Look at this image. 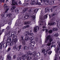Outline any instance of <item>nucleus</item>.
Instances as JSON below:
<instances>
[{"mask_svg":"<svg viewBox=\"0 0 60 60\" xmlns=\"http://www.w3.org/2000/svg\"><path fill=\"white\" fill-rule=\"evenodd\" d=\"M36 52L34 51L33 52H27V54L23 55L22 56V59L25 60V58H26V59L28 60H30L32 58V57L31 56H29V55L30 56L32 55L33 57H35L36 56Z\"/></svg>","mask_w":60,"mask_h":60,"instance_id":"f257e3e1","label":"nucleus"},{"mask_svg":"<svg viewBox=\"0 0 60 60\" xmlns=\"http://www.w3.org/2000/svg\"><path fill=\"white\" fill-rule=\"evenodd\" d=\"M16 32H12L11 33V37H13V39H12V41L13 42H14L15 43H16L17 42V41H18V39L17 38H15L14 36L16 35Z\"/></svg>","mask_w":60,"mask_h":60,"instance_id":"f03ea898","label":"nucleus"},{"mask_svg":"<svg viewBox=\"0 0 60 60\" xmlns=\"http://www.w3.org/2000/svg\"><path fill=\"white\" fill-rule=\"evenodd\" d=\"M51 37V36H50V35H48L47 37L46 40L45 41V42H47L48 41L49 39V43H48L47 45L48 46H50V44H51V42L52 41H53V40Z\"/></svg>","mask_w":60,"mask_h":60,"instance_id":"7ed1b4c3","label":"nucleus"},{"mask_svg":"<svg viewBox=\"0 0 60 60\" xmlns=\"http://www.w3.org/2000/svg\"><path fill=\"white\" fill-rule=\"evenodd\" d=\"M12 4L11 5L12 6L13 5V6L11 8V12H14V9L15 8H16V7L15 6V4H16V3H15V0H12Z\"/></svg>","mask_w":60,"mask_h":60,"instance_id":"20e7f679","label":"nucleus"},{"mask_svg":"<svg viewBox=\"0 0 60 60\" xmlns=\"http://www.w3.org/2000/svg\"><path fill=\"white\" fill-rule=\"evenodd\" d=\"M38 10L37 9H35L34 10H32L30 9L28 10L29 13L30 14H34V13H36L37 12Z\"/></svg>","mask_w":60,"mask_h":60,"instance_id":"39448f33","label":"nucleus"},{"mask_svg":"<svg viewBox=\"0 0 60 60\" xmlns=\"http://www.w3.org/2000/svg\"><path fill=\"white\" fill-rule=\"evenodd\" d=\"M24 36H28L29 35H30V36H33V35H34V34L31 33H30L29 32L26 31L24 33Z\"/></svg>","mask_w":60,"mask_h":60,"instance_id":"423d86ee","label":"nucleus"},{"mask_svg":"<svg viewBox=\"0 0 60 60\" xmlns=\"http://www.w3.org/2000/svg\"><path fill=\"white\" fill-rule=\"evenodd\" d=\"M43 1L44 2H45V3L46 5H48L49 4L51 5L52 4V3H53L51 1H50V2L49 1V0H47L45 1L46 0H43Z\"/></svg>","mask_w":60,"mask_h":60,"instance_id":"0eeeda50","label":"nucleus"},{"mask_svg":"<svg viewBox=\"0 0 60 60\" xmlns=\"http://www.w3.org/2000/svg\"><path fill=\"white\" fill-rule=\"evenodd\" d=\"M42 12H41V13H40V14H41V15H40L39 16V18L41 19V24H39V25H40V26H41V25H42V24H43V23H43L44 21V19H42V15H43V14H42Z\"/></svg>","mask_w":60,"mask_h":60,"instance_id":"6e6552de","label":"nucleus"},{"mask_svg":"<svg viewBox=\"0 0 60 60\" xmlns=\"http://www.w3.org/2000/svg\"><path fill=\"white\" fill-rule=\"evenodd\" d=\"M7 23V20L6 19H5L2 22L0 23V29L1 28V27H0V26H1L3 27V26H4V24H6Z\"/></svg>","mask_w":60,"mask_h":60,"instance_id":"1a4fd4ad","label":"nucleus"},{"mask_svg":"<svg viewBox=\"0 0 60 60\" xmlns=\"http://www.w3.org/2000/svg\"><path fill=\"white\" fill-rule=\"evenodd\" d=\"M4 9H6V10L5 11V12H7L9 9V7L6 5V4H4Z\"/></svg>","mask_w":60,"mask_h":60,"instance_id":"9d476101","label":"nucleus"},{"mask_svg":"<svg viewBox=\"0 0 60 60\" xmlns=\"http://www.w3.org/2000/svg\"><path fill=\"white\" fill-rule=\"evenodd\" d=\"M20 41H22V44L23 45H26V42L24 40H23V36H22L21 37V38L20 39Z\"/></svg>","mask_w":60,"mask_h":60,"instance_id":"9b49d317","label":"nucleus"},{"mask_svg":"<svg viewBox=\"0 0 60 60\" xmlns=\"http://www.w3.org/2000/svg\"><path fill=\"white\" fill-rule=\"evenodd\" d=\"M29 17V14L28 13H26L25 14V15L24 17V19H28Z\"/></svg>","mask_w":60,"mask_h":60,"instance_id":"f8f14e48","label":"nucleus"},{"mask_svg":"<svg viewBox=\"0 0 60 60\" xmlns=\"http://www.w3.org/2000/svg\"><path fill=\"white\" fill-rule=\"evenodd\" d=\"M38 30H39V27L38 26H37L34 27V32H36Z\"/></svg>","mask_w":60,"mask_h":60,"instance_id":"ddd939ff","label":"nucleus"},{"mask_svg":"<svg viewBox=\"0 0 60 60\" xmlns=\"http://www.w3.org/2000/svg\"><path fill=\"white\" fill-rule=\"evenodd\" d=\"M8 45V43L7 42L4 43L3 45V47L4 48H6L7 47V45Z\"/></svg>","mask_w":60,"mask_h":60,"instance_id":"4468645a","label":"nucleus"},{"mask_svg":"<svg viewBox=\"0 0 60 60\" xmlns=\"http://www.w3.org/2000/svg\"><path fill=\"white\" fill-rule=\"evenodd\" d=\"M60 46H59L58 45V46L56 48H55L54 49V50L56 51H56H59V50H60Z\"/></svg>","mask_w":60,"mask_h":60,"instance_id":"2eb2a0df","label":"nucleus"},{"mask_svg":"<svg viewBox=\"0 0 60 60\" xmlns=\"http://www.w3.org/2000/svg\"><path fill=\"white\" fill-rule=\"evenodd\" d=\"M7 42L8 43L11 42V38H10L8 37L7 38Z\"/></svg>","mask_w":60,"mask_h":60,"instance_id":"dca6fc26","label":"nucleus"},{"mask_svg":"<svg viewBox=\"0 0 60 60\" xmlns=\"http://www.w3.org/2000/svg\"><path fill=\"white\" fill-rule=\"evenodd\" d=\"M11 33V31H8L7 33L6 32H5V34H6V35H9Z\"/></svg>","mask_w":60,"mask_h":60,"instance_id":"f3484780","label":"nucleus"},{"mask_svg":"<svg viewBox=\"0 0 60 60\" xmlns=\"http://www.w3.org/2000/svg\"><path fill=\"white\" fill-rule=\"evenodd\" d=\"M49 25H52L53 26H54V25H56V23L54 22H53L51 23L50 24H48V26Z\"/></svg>","mask_w":60,"mask_h":60,"instance_id":"a211bd4d","label":"nucleus"},{"mask_svg":"<svg viewBox=\"0 0 60 60\" xmlns=\"http://www.w3.org/2000/svg\"><path fill=\"white\" fill-rule=\"evenodd\" d=\"M28 8H24L22 12H26V11L28 10Z\"/></svg>","mask_w":60,"mask_h":60,"instance_id":"6ab92c4d","label":"nucleus"},{"mask_svg":"<svg viewBox=\"0 0 60 60\" xmlns=\"http://www.w3.org/2000/svg\"><path fill=\"white\" fill-rule=\"evenodd\" d=\"M31 16V19H32V20H34L35 19V17L34 16V15H32Z\"/></svg>","mask_w":60,"mask_h":60,"instance_id":"aec40b11","label":"nucleus"},{"mask_svg":"<svg viewBox=\"0 0 60 60\" xmlns=\"http://www.w3.org/2000/svg\"><path fill=\"white\" fill-rule=\"evenodd\" d=\"M36 4V2L34 1H31V5H34Z\"/></svg>","mask_w":60,"mask_h":60,"instance_id":"412c9836","label":"nucleus"},{"mask_svg":"<svg viewBox=\"0 0 60 60\" xmlns=\"http://www.w3.org/2000/svg\"><path fill=\"white\" fill-rule=\"evenodd\" d=\"M29 27V25H27L26 26H24L23 28H22L23 29H25L26 28H28Z\"/></svg>","mask_w":60,"mask_h":60,"instance_id":"4be33fe9","label":"nucleus"},{"mask_svg":"<svg viewBox=\"0 0 60 60\" xmlns=\"http://www.w3.org/2000/svg\"><path fill=\"white\" fill-rule=\"evenodd\" d=\"M21 45H20L17 48V50H18V51L20 49H21Z\"/></svg>","mask_w":60,"mask_h":60,"instance_id":"5701e85b","label":"nucleus"},{"mask_svg":"<svg viewBox=\"0 0 60 60\" xmlns=\"http://www.w3.org/2000/svg\"><path fill=\"white\" fill-rule=\"evenodd\" d=\"M30 38L29 37L27 36L25 38V40H26V41H28V40H29Z\"/></svg>","mask_w":60,"mask_h":60,"instance_id":"b1692460","label":"nucleus"},{"mask_svg":"<svg viewBox=\"0 0 60 60\" xmlns=\"http://www.w3.org/2000/svg\"><path fill=\"white\" fill-rule=\"evenodd\" d=\"M1 16L3 17H4V18H6L7 17V14H4V15H3V14H2L1 15Z\"/></svg>","mask_w":60,"mask_h":60,"instance_id":"393cba45","label":"nucleus"},{"mask_svg":"<svg viewBox=\"0 0 60 60\" xmlns=\"http://www.w3.org/2000/svg\"><path fill=\"white\" fill-rule=\"evenodd\" d=\"M21 58H22L23 59V58L22 57H21L20 56H19L17 58V60H20L21 59Z\"/></svg>","mask_w":60,"mask_h":60,"instance_id":"a878e982","label":"nucleus"},{"mask_svg":"<svg viewBox=\"0 0 60 60\" xmlns=\"http://www.w3.org/2000/svg\"><path fill=\"white\" fill-rule=\"evenodd\" d=\"M7 59H9V60H11V56H7Z\"/></svg>","mask_w":60,"mask_h":60,"instance_id":"bb28decb","label":"nucleus"},{"mask_svg":"<svg viewBox=\"0 0 60 60\" xmlns=\"http://www.w3.org/2000/svg\"><path fill=\"white\" fill-rule=\"evenodd\" d=\"M49 10V8H46L45 10V11H46V12H47V11H48Z\"/></svg>","mask_w":60,"mask_h":60,"instance_id":"cd10ccee","label":"nucleus"},{"mask_svg":"<svg viewBox=\"0 0 60 60\" xmlns=\"http://www.w3.org/2000/svg\"><path fill=\"white\" fill-rule=\"evenodd\" d=\"M58 56V54H57L56 53L55 54V59H56H56H57V57Z\"/></svg>","mask_w":60,"mask_h":60,"instance_id":"c85d7f7f","label":"nucleus"},{"mask_svg":"<svg viewBox=\"0 0 60 60\" xmlns=\"http://www.w3.org/2000/svg\"><path fill=\"white\" fill-rule=\"evenodd\" d=\"M19 22H18L16 23H15V26H19V24H20V23Z\"/></svg>","mask_w":60,"mask_h":60,"instance_id":"c756f323","label":"nucleus"},{"mask_svg":"<svg viewBox=\"0 0 60 60\" xmlns=\"http://www.w3.org/2000/svg\"><path fill=\"white\" fill-rule=\"evenodd\" d=\"M3 43L2 42H1V43L0 44V49H2V45H3Z\"/></svg>","mask_w":60,"mask_h":60,"instance_id":"7c9ffc66","label":"nucleus"},{"mask_svg":"<svg viewBox=\"0 0 60 60\" xmlns=\"http://www.w3.org/2000/svg\"><path fill=\"white\" fill-rule=\"evenodd\" d=\"M29 47H30L29 48H30V49L32 48V44L31 43L30 44Z\"/></svg>","mask_w":60,"mask_h":60,"instance_id":"2f4dec72","label":"nucleus"},{"mask_svg":"<svg viewBox=\"0 0 60 60\" xmlns=\"http://www.w3.org/2000/svg\"><path fill=\"white\" fill-rule=\"evenodd\" d=\"M13 49H14V50H15V49H17V47H16V45H15L14 46Z\"/></svg>","mask_w":60,"mask_h":60,"instance_id":"473e14b6","label":"nucleus"},{"mask_svg":"<svg viewBox=\"0 0 60 60\" xmlns=\"http://www.w3.org/2000/svg\"><path fill=\"white\" fill-rule=\"evenodd\" d=\"M59 35L58 34V33H56L54 34V36H55L56 37H57Z\"/></svg>","mask_w":60,"mask_h":60,"instance_id":"72a5a7b5","label":"nucleus"},{"mask_svg":"<svg viewBox=\"0 0 60 60\" xmlns=\"http://www.w3.org/2000/svg\"><path fill=\"white\" fill-rule=\"evenodd\" d=\"M60 26V22L57 24V26L58 27Z\"/></svg>","mask_w":60,"mask_h":60,"instance_id":"f704fd0d","label":"nucleus"},{"mask_svg":"<svg viewBox=\"0 0 60 60\" xmlns=\"http://www.w3.org/2000/svg\"><path fill=\"white\" fill-rule=\"evenodd\" d=\"M10 27L9 26H8L6 28V29H7V30H9L10 29Z\"/></svg>","mask_w":60,"mask_h":60,"instance_id":"c9c22d12","label":"nucleus"},{"mask_svg":"<svg viewBox=\"0 0 60 60\" xmlns=\"http://www.w3.org/2000/svg\"><path fill=\"white\" fill-rule=\"evenodd\" d=\"M55 13H53L52 14L51 16L52 17H55Z\"/></svg>","mask_w":60,"mask_h":60,"instance_id":"e433bc0d","label":"nucleus"},{"mask_svg":"<svg viewBox=\"0 0 60 60\" xmlns=\"http://www.w3.org/2000/svg\"><path fill=\"white\" fill-rule=\"evenodd\" d=\"M52 29L53 30V31H57V30H58V29L57 28H53Z\"/></svg>","mask_w":60,"mask_h":60,"instance_id":"4c0bfd02","label":"nucleus"},{"mask_svg":"<svg viewBox=\"0 0 60 60\" xmlns=\"http://www.w3.org/2000/svg\"><path fill=\"white\" fill-rule=\"evenodd\" d=\"M45 51V49H43L42 50H41V52L42 53H44V52Z\"/></svg>","mask_w":60,"mask_h":60,"instance_id":"58836bf2","label":"nucleus"},{"mask_svg":"<svg viewBox=\"0 0 60 60\" xmlns=\"http://www.w3.org/2000/svg\"><path fill=\"white\" fill-rule=\"evenodd\" d=\"M34 39V37H31L30 38V39L31 41H32Z\"/></svg>","mask_w":60,"mask_h":60,"instance_id":"ea45409f","label":"nucleus"},{"mask_svg":"<svg viewBox=\"0 0 60 60\" xmlns=\"http://www.w3.org/2000/svg\"><path fill=\"white\" fill-rule=\"evenodd\" d=\"M27 47L26 46H24L23 47V49H27Z\"/></svg>","mask_w":60,"mask_h":60,"instance_id":"a19ab883","label":"nucleus"},{"mask_svg":"<svg viewBox=\"0 0 60 60\" xmlns=\"http://www.w3.org/2000/svg\"><path fill=\"white\" fill-rule=\"evenodd\" d=\"M9 45L10 46H12L13 45V43L12 42L9 43Z\"/></svg>","mask_w":60,"mask_h":60,"instance_id":"79ce46f5","label":"nucleus"},{"mask_svg":"<svg viewBox=\"0 0 60 60\" xmlns=\"http://www.w3.org/2000/svg\"><path fill=\"white\" fill-rule=\"evenodd\" d=\"M48 17V15H45L44 16V19H46V18H47Z\"/></svg>","mask_w":60,"mask_h":60,"instance_id":"37998d69","label":"nucleus"},{"mask_svg":"<svg viewBox=\"0 0 60 60\" xmlns=\"http://www.w3.org/2000/svg\"><path fill=\"white\" fill-rule=\"evenodd\" d=\"M15 12L16 13H18V12H19V10L18 9H17L15 10Z\"/></svg>","mask_w":60,"mask_h":60,"instance_id":"c03bdc74","label":"nucleus"},{"mask_svg":"<svg viewBox=\"0 0 60 60\" xmlns=\"http://www.w3.org/2000/svg\"><path fill=\"white\" fill-rule=\"evenodd\" d=\"M50 50V47H48L47 49V51H48Z\"/></svg>","mask_w":60,"mask_h":60,"instance_id":"a18cd8bd","label":"nucleus"},{"mask_svg":"<svg viewBox=\"0 0 60 60\" xmlns=\"http://www.w3.org/2000/svg\"><path fill=\"white\" fill-rule=\"evenodd\" d=\"M52 30H50L49 31V34H51L52 33Z\"/></svg>","mask_w":60,"mask_h":60,"instance_id":"49530a36","label":"nucleus"},{"mask_svg":"<svg viewBox=\"0 0 60 60\" xmlns=\"http://www.w3.org/2000/svg\"><path fill=\"white\" fill-rule=\"evenodd\" d=\"M33 60H38V58L36 57H35L33 59Z\"/></svg>","mask_w":60,"mask_h":60,"instance_id":"de8ad7c7","label":"nucleus"},{"mask_svg":"<svg viewBox=\"0 0 60 60\" xmlns=\"http://www.w3.org/2000/svg\"><path fill=\"white\" fill-rule=\"evenodd\" d=\"M22 52H20L18 54V56H21V55H22Z\"/></svg>","mask_w":60,"mask_h":60,"instance_id":"09e8293b","label":"nucleus"},{"mask_svg":"<svg viewBox=\"0 0 60 60\" xmlns=\"http://www.w3.org/2000/svg\"><path fill=\"white\" fill-rule=\"evenodd\" d=\"M30 43H33V44H35V42H34V41H31L30 42Z\"/></svg>","mask_w":60,"mask_h":60,"instance_id":"8fccbe9b","label":"nucleus"},{"mask_svg":"<svg viewBox=\"0 0 60 60\" xmlns=\"http://www.w3.org/2000/svg\"><path fill=\"white\" fill-rule=\"evenodd\" d=\"M45 55H46L47 54V51H45V52H43Z\"/></svg>","mask_w":60,"mask_h":60,"instance_id":"3c124183","label":"nucleus"},{"mask_svg":"<svg viewBox=\"0 0 60 60\" xmlns=\"http://www.w3.org/2000/svg\"><path fill=\"white\" fill-rule=\"evenodd\" d=\"M19 4L20 5H22V3L21 1H19Z\"/></svg>","mask_w":60,"mask_h":60,"instance_id":"603ef678","label":"nucleus"},{"mask_svg":"<svg viewBox=\"0 0 60 60\" xmlns=\"http://www.w3.org/2000/svg\"><path fill=\"white\" fill-rule=\"evenodd\" d=\"M16 57H17L16 56V55H15L13 56V58L14 59H15V58H16Z\"/></svg>","mask_w":60,"mask_h":60,"instance_id":"864d4df0","label":"nucleus"},{"mask_svg":"<svg viewBox=\"0 0 60 60\" xmlns=\"http://www.w3.org/2000/svg\"><path fill=\"white\" fill-rule=\"evenodd\" d=\"M57 41H60V38H57Z\"/></svg>","mask_w":60,"mask_h":60,"instance_id":"5fc2aeb1","label":"nucleus"},{"mask_svg":"<svg viewBox=\"0 0 60 60\" xmlns=\"http://www.w3.org/2000/svg\"><path fill=\"white\" fill-rule=\"evenodd\" d=\"M52 51H50L48 52V54L49 55H50V54H51V53H52Z\"/></svg>","mask_w":60,"mask_h":60,"instance_id":"6e6d98bb","label":"nucleus"},{"mask_svg":"<svg viewBox=\"0 0 60 60\" xmlns=\"http://www.w3.org/2000/svg\"><path fill=\"white\" fill-rule=\"evenodd\" d=\"M31 23V22L30 21L27 22V24H29V23Z\"/></svg>","mask_w":60,"mask_h":60,"instance_id":"4d7b16f0","label":"nucleus"},{"mask_svg":"<svg viewBox=\"0 0 60 60\" xmlns=\"http://www.w3.org/2000/svg\"><path fill=\"white\" fill-rule=\"evenodd\" d=\"M57 43L59 44V45H58V46H60V42L59 41Z\"/></svg>","mask_w":60,"mask_h":60,"instance_id":"13d9d810","label":"nucleus"},{"mask_svg":"<svg viewBox=\"0 0 60 60\" xmlns=\"http://www.w3.org/2000/svg\"><path fill=\"white\" fill-rule=\"evenodd\" d=\"M11 48H8V49L7 51H9L10 50V49H11Z\"/></svg>","mask_w":60,"mask_h":60,"instance_id":"bf43d9fd","label":"nucleus"},{"mask_svg":"<svg viewBox=\"0 0 60 60\" xmlns=\"http://www.w3.org/2000/svg\"><path fill=\"white\" fill-rule=\"evenodd\" d=\"M22 5L23 6H26V4H25V3H24L22 4Z\"/></svg>","mask_w":60,"mask_h":60,"instance_id":"052dcab7","label":"nucleus"},{"mask_svg":"<svg viewBox=\"0 0 60 60\" xmlns=\"http://www.w3.org/2000/svg\"><path fill=\"white\" fill-rule=\"evenodd\" d=\"M37 54V56H40V53H38Z\"/></svg>","mask_w":60,"mask_h":60,"instance_id":"680f3d73","label":"nucleus"},{"mask_svg":"<svg viewBox=\"0 0 60 60\" xmlns=\"http://www.w3.org/2000/svg\"><path fill=\"white\" fill-rule=\"evenodd\" d=\"M28 1V0H25L24 2L25 3H26V2H27Z\"/></svg>","mask_w":60,"mask_h":60,"instance_id":"e2e57ef3","label":"nucleus"},{"mask_svg":"<svg viewBox=\"0 0 60 60\" xmlns=\"http://www.w3.org/2000/svg\"><path fill=\"white\" fill-rule=\"evenodd\" d=\"M8 16L9 17H10L11 16V14H9L8 15Z\"/></svg>","mask_w":60,"mask_h":60,"instance_id":"0e129e2a","label":"nucleus"},{"mask_svg":"<svg viewBox=\"0 0 60 60\" xmlns=\"http://www.w3.org/2000/svg\"><path fill=\"white\" fill-rule=\"evenodd\" d=\"M39 1L40 3H42V1L41 0H39Z\"/></svg>","mask_w":60,"mask_h":60,"instance_id":"69168bd1","label":"nucleus"},{"mask_svg":"<svg viewBox=\"0 0 60 60\" xmlns=\"http://www.w3.org/2000/svg\"><path fill=\"white\" fill-rule=\"evenodd\" d=\"M24 25H27V22H25L24 23Z\"/></svg>","mask_w":60,"mask_h":60,"instance_id":"338daca9","label":"nucleus"},{"mask_svg":"<svg viewBox=\"0 0 60 60\" xmlns=\"http://www.w3.org/2000/svg\"><path fill=\"white\" fill-rule=\"evenodd\" d=\"M41 3L40 2H39V3H38V5H41Z\"/></svg>","mask_w":60,"mask_h":60,"instance_id":"774afa93","label":"nucleus"}]
</instances>
